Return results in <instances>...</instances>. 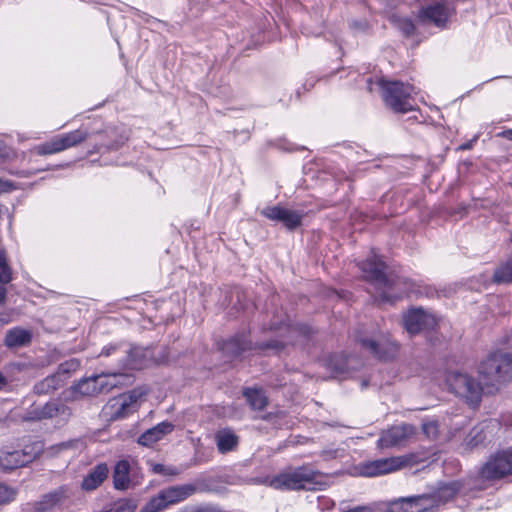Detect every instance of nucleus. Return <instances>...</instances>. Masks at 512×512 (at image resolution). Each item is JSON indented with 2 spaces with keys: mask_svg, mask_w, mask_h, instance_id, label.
<instances>
[{
  "mask_svg": "<svg viewBox=\"0 0 512 512\" xmlns=\"http://www.w3.org/2000/svg\"><path fill=\"white\" fill-rule=\"evenodd\" d=\"M270 330L278 332V337L266 342L253 344L249 338L248 332H240L224 340L221 343L220 349L226 356L230 358H237L242 356L248 351L273 350L276 353L284 349L289 344H295L299 338H308L312 333V328L307 324L288 322L273 323Z\"/></svg>",
  "mask_w": 512,
  "mask_h": 512,
  "instance_id": "1",
  "label": "nucleus"
},
{
  "mask_svg": "<svg viewBox=\"0 0 512 512\" xmlns=\"http://www.w3.org/2000/svg\"><path fill=\"white\" fill-rule=\"evenodd\" d=\"M357 266L363 273V278L373 287V291L369 293L378 304H393L408 292V290L398 289L399 280L390 279L386 275V264L374 250L366 260L358 262Z\"/></svg>",
  "mask_w": 512,
  "mask_h": 512,
  "instance_id": "2",
  "label": "nucleus"
},
{
  "mask_svg": "<svg viewBox=\"0 0 512 512\" xmlns=\"http://www.w3.org/2000/svg\"><path fill=\"white\" fill-rule=\"evenodd\" d=\"M478 373L488 393L498 391L512 379V354L490 353L480 363Z\"/></svg>",
  "mask_w": 512,
  "mask_h": 512,
  "instance_id": "3",
  "label": "nucleus"
},
{
  "mask_svg": "<svg viewBox=\"0 0 512 512\" xmlns=\"http://www.w3.org/2000/svg\"><path fill=\"white\" fill-rule=\"evenodd\" d=\"M269 485L277 490L317 491L326 487V481L311 467L300 466L275 475L269 480Z\"/></svg>",
  "mask_w": 512,
  "mask_h": 512,
  "instance_id": "4",
  "label": "nucleus"
},
{
  "mask_svg": "<svg viewBox=\"0 0 512 512\" xmlns=\"http://www.w3.org/2000/svg\"><path fill=\"white\" fill-rule=\"evenodd\" d=\"M355 341L363 352L378 360H392L399 351V344L391 334L378 328L371 331H359L355 336Z\"/></svg>",
  "mask_w": 512,
  "mask_h": 512,
  "instance_id": "5",
  "label": "nucleus"
},
{
  "mask_svg": "<svg viewBox=\"0 0 512 512\" xmlns=\"http://www.w3.org/2000/svg\"><path fill=\"white\" fill-rule=\"evenodd\" d=\"M377 85L381 89L384 103L393 112L404 114L414 110L412 95L415 93V88L413 85L383 78L377 80Z\"/></svg>",
  "mask_w": 512,
  "mask_h": 512,
  "instance_id": "6",
  "label": "nucleus"
},
{
  "mask_svg": "<svg viewBox=\"0 0 512 512\" xmlns=\"http://www.w3.org/2000/svg\"><path fill=\"white\" fill-rule=\"evenodd\" d=\"M197 491L195 484L173 485L159 490L139 510V512H163L170 506L185 501Z\"/></svg>",
  "mask_w": 512,
  "mask_h": 512,
  "instance_id": "7",
  "label": "nucleus"
},
{
  "mask_svg": "<svg viewBox=\"0 0 512 512\" xmlns=\"http://www.w3.org/2000/svg\"><path fill=\"white\" fill-rule=\"evenodd\" d=\"M445 381L451 392L464 398L472 406L479 405L484 390L482 381L478 382L468 373L461 371L448 372Z\"/></svg>",
  "mask_w": 512,
  "mask_h": 512,
  "instance_id": "8",
  "label": "nucleus"
},
{
  "mask_svg": "<svg viewBox=\"0 0 512 512\" xmlns=\"http://www.w3.org/2000/svg\"><path fill=\"white\" fill-rule=\"evenodd\" d=\"M72 411L61 400L53 399L44 405H31L25 412L24 419L27 421H41L54 419L57 424L63 425L70 419Z\"/></svg>",
  "mask_w": 512,
  "mask_h": 512,
  "instance_id": "9",
  "label": "nucleus"
},
{
  "mask_svg": "<svg viewBox=\"0 0 512 512\" xmlns=\"http://www.w3.org/2000/svg\"><path fill=\"white\" fill-rule=\"evenodd\" d=\"M154 362L153 352L149 347H142L131 343L126 344L125 353L118 359V368L121 370H141ZM161 363L168 362L162 359Z\"/></svg>",
  "mask_w": 512,
  "mask_h": 512,
  "instance_id": "10",
  "label": "nucleus"
},
{
  "mask_svg": "<svg viewBox=\"0 0 512 512\" xmlns=\"http://www.w3.org/2000/svg\"><path fill=\"white\" fill-rule=\"evenodd\" d=\"M125 376L123 373H109L93 375L80 380L75 389L84 396H95L102 392H109L118 385V378Z\"/></svg>",
  "mask_w": 512,
  "mask_h": 512,
  "instance_id": "11",
  "label": "nucleus"
},
{
  "mask_svg": "<svg viewBox=\"0 0 512 512\" xmlns=\"http://www.w3.org/2000/svg\"><path fill=\"white\" fill-rule=\"evenodd\" d=\"M128 140L123 129L117 127H107L103 132L96 134L95 144L92 149L88 151V154L94 153H108L119 150L125 142Z\"/></svg>",
  "mask_w": 512,
  "mask_h": 512,
  "instance_id": "12",
  "label": "nucleus"
},
{
  "mask_svg": "<svg viewBox=\"0 0 512 512\" xmlns=\"http://www.w3.org/2000/svg\"><path fill=\"white\" fill-rule=\"evenodd\" d=\"M260 214L274 222H280L289 231H293L302 225L304 218L303 211L285 208L280 205L267 206Z\"/></svg>",
  "mask_w": 512,
  "mask_h": 512,
  "instance_id": "13",
  "label": "nucleus"
},
{
  "mask_svg": "<svg viewBox=\"0 0 512 512\" xmlns=\"http://www.w3.org/2000/svg\"><path fill=\"white\" fill-rule=\"evenodd\" d=\"M405 330L410 335H416L425 330H433L437 326L434 315L424 311L422 308H412L402 316Z\"/></svg>",
  "mask_w": 512,
  "mask_h": 512,
  "instance_id": "14",
  "label": "nucleus"
},
{
  "mask_svg": "<svg viewBox=\"0 0 512 512\" xmlns=\"http://www.w3.org/2000/svg\"><path fill=\"white\" fill-rule=\"evenodd\" d=\"M140 397L141 393L133 390L111 399L106 407L110 419L114 421L124 419L135 412Z\"/></svg>",
  "mask_w": 512,
  "mask_h": 512,
  "instance_id": "15",
  "label": "nucleus"
},
{
  "mask_svg": "<svg viewBox=\"0 0 512 512\" xmlns=\"http://www.w3.org/2000/svg\"><path fill=\"white\" fill-rule=\"evenodd\" d=\"M512 475V451H502L490 458L481 469V476L495 480Z\"/></svg>",
  "mask_w": 512,
  "mask_h": 512,
  "instance_id": "16",
  "label": "nucleus"
},
{
  "mask_svg": "<svg viewBox=\"0 0 512 512\" xmlns=\"http://www.w3.org/2000/svg\"><path fill=\"white\" fill-rule=\"evenodd\" d=\"M454 14V7L445 2H435L419 9L417 18L422 23H433L438 28H445L449 18Z\"/></svg>",
  "mask_w": 512,
  "mask_h": 512,
  "instance_id": "17",
  "label": "nucleus"
},
{
  "mask_svg": "<svg viewBox=\"0 0 512 512\" xmlns=\"http://www.w3.org/2000/svg\"><path fill=\"white\" fill-rule=\"evenodd\" d=\"M433 499L426 494L401 497L388 503V512H432Z\"/></svg>",
  "mask_w": 512,
  "mask_h": 512,
  "instance_id": "18",
  "label": "nucleus"
},
{
  "mask_svg": "<svg viewBox=\"0 0 512 512\" xmlns=\"http://www.w3.org/2000/svg\"><path fill=\"white\" fill-rule=\"evenodd\" d=\"M36 454L32 448H24L21 450L4 447L0 449V467L3 470H13L31 463Z\"/></svg>",
  "mask_w": 512,
  "mask_h": 512,
  "instance_id": "19",
  "label": "nucleus"
},
{
  "mask_svg": "<svg viewBox=\"0 0 512 512\" xmlns=\"http://www.w3.org/2000/svg\"><path fill=\"white\" fill-rule=\"evenodd\" d=\"M138 471L137 463L127 459L116 462L112 472L113 487L118 491L128 490L136 477Z\"/></svg>",
  "mask_w": 512,
  "mask_h": 512,
  "instance_id": "20",
  "label": "nucleus"
},
{
  "mask_svg": "<svg viewBox=\"0 0 512 512\" xmlns=\"http://www.w3.org/2000/svg\"><path fill=\"white\" fill-rule=\"evenodd\" d=\"M416 429L413 425L403 423L400 425L392 426L384 431L377 441L379 448H388L403 444L408 438L413 436Z\"/></svg>",
  "mask_w": 512,
  "mask_h": 512,
  "instance_id": "21",
  "label": "nucleus"
},
{
  "mask_svg": "<svg viewBox=\"0 0 512 512\" xmlns=\"http://www.w3.org/2000/svg\"><path fill=\"white\" fill-rule=\"evenodd\" d=\"M109 474L108 464L105 462L98 463L83 477L80 487L84 492L95 491L108 479Z\"/></svg>",
  "mask_w": 512,
  "mask_h": 512,
  "instance_id": "22",
  "label": "nucleus"
},
{
  "mask_svg": "<svg viewBox=\"0 0 512 512\" xmlns=\"http://www.w3.org/2000/svg\"><path fill=\"white\" fill-rule=\"evenodd\" d=\"M401 467V461L398 458H385L369 461L361 466V474L367 477H374L396 471Z\"/></svg>",
  "mask_w": 512,
  "mask_h": 512,
  "instance_id": "23",
  "label": "nucleus"
},
{
  "mask_svg": "<svg viewBox=\"0 0 512 512\" xmlns=\"http://www.w3.org/2000/svg\"><path fill=\"white\" fill-rule=\"evenodd\" d=\"M174 429L173 423L169 421H163L158 423L152 428L144 431L137 439V443L144 447H151L156 442L164 438V436L170 434Z\"/></svg>",
  "mask_w": 512,
  "mask_h": 512,
  "instance_id": "24",
  "label": "nucleus"
},
{
  "mask_svg": "<svg viewBox=\"0 0 512 512\" xmlns=\"http://www.w3.org/2000/svg\"><path fill=\"white\" fill-rule=\"evenodd\" d=\"M493 437V429L490 428V423L482 422L475 425L466 436V444L470 448L485 446L491 441Z\"/></svg>",
  "mask_w": 512,
  "mask_h": 512,
  "instance_id": "25",
  "label": "nucleus"
},
{
  "mask_svg": "<svg viewBox=\"0 0 512 512\" xmlns=\"http://www.w3.org/2000/svg\"><path fill=\"white\" fill-rule=\"evenodd\" d=\"M460 487L459 482L451 481L441 484L433 494H426L429 498L433 499L432 512H434L435 508L454 498Z\"/></svg>",
  "mask_w": 512,
  "mask_h": 512,
  "instance_id": "26",
  "label": "nucleus"
},
{
  "mask_svg": "<svg viewBox=\"0 0 512 512\" xmlns=\"http://www.w3.org/2000/svg\"><path fill=\"white\" fill-rule=\"evenodd\" d=\"M32 337L30 330L14 327L6 332L4 345L10 349L25 347L30 345Z\"/></svg>",
  "mask_w": 512,
  "mask_h": 512,
  "instance_id": "27",
  "label": "nucleus"
},
{
  "mask_svg": "<svg viewBox=\"0 0 512 512\" xmlns=\"http://www.w3.org/2000/svg\"><path fill=\"white\" fill-rule=\"evenodd\" d=\"M215 441L218 451L225 454L236 449L239 443V437L233 430L224 428L215 434Z\"/></svg>",
  "mask_w": 512,
  "mask_h": 512,
  "instance_id": "28",
  "label": "nucleus"
},
{
  "mask_svg": "<svg viewBox=\"0 0 512 512\" xmlns=\"http://www.w3.org/2000/svg\"><path fill=\"white\" fill-rule=\"evenodd\" d=\"M56 137L58 138L59 144L64 151L66 149L75 147L83 141L89 139L91 135L83 129H76L68 133L59 134Z\"/></svg>",
  "mask_w": 512,
  "mask_h": 512,
  "instance_id": "29",
  "label": "nucleus"
},
{
  "mask_svg": "<svg viewBox=\"0 0 512 512\" xmlns=\"http://www.w3.org/2000/svg\"><path fill=\"white\" fill-rule=\"evenodd\" d=\"M61 385L60 376L52 374L37 382L33 387V391L37 395H48L59 389Z\"/></svg>",
  "mask_w": 512,
  "mask_h": 512,
  "instance_id": "30",
  "label": "nucleus"
},
{
  "mask_svg": "<svg viewBox=\"0 0 512 512\" xmlns=\"http://www.w3.org/2000/svg\"><path fill=\"white\" fill-rule=\"evenodd\" d=\"M247 402L254 410H263L268 404L267 397L261 389L246 388L243 392Z\"/></svg>",
  "mask_w": 512,
  "mask_h": 512,
  "instance_id": "31",
  "label": "nucleus"
},
{
  "mask_svg": "<svg viewBox=\"0 0 512 512\" xmlns=\"http://www.w3.org/2000/svg\"><path fill=\"white\" fill-rule=\"evenodd\" d=\"M136 501L129 498H122L105 506L99 512H135Z\"/></svg>",
  "mask_w": 512,
  "mask_h": 512,
  "instance_id": "32",
  "label": "nucleus"
},
{
  "mask_svg": "<svg viewBox=\"0 0 512 512\" xmlns=\"http://www.w3.org/2000/svg\"><path fill=\"white\" fill-rule=\"evenodd\" d=\"M61 500V493L50 492L42 496V498L35 503L36 512H47L55 507Z\"/></svg>",
  "mask_w": 512,
  "mask_h": 512,
  "instance_id": "33",
  "label": "nucleus"
},
{
  "mask_svg": "<svg viewBox=\"0 0 512 512\" xmlns=\"http://www.w3.org/2000/svg\"><path fill=\"white\" fill-rule=\"evenodd\" d=\"M493 282L497 284L512 283V260L496 268L493 274Z\"/></svg>",
  "mask_w": 512,
  "mask_h": 512,
  "instance_id": "34",
  "label": "nucleus"
},
{
  "mask_svg": "<svg viewBox=\"0 0 512 512\" xmlns=\"http://www.w3.org/2000/svg\"><path fill=\"white\" fill-rule=\"evenodd\" d=\"M126 344H127V342H125V341L109 343L102 348L99 356L100 357H112L113 356V357H116L117 359H119L120 357L123 356V353H125ZM116 361L118 362V360H116Z\"/></svg>",
  "mask_w": 512,
  "mask_h": 512,
  "instance_id": "35",
  "label": "nucleus"
},
{
  "mask_svg": "<svg viewBox=\"0 0 512 512\" xmlns=\"http://www.w3.org/2000/svg\"><path fill=\"white\" fill-rule=\"evenodd\" d=\"M12 281V269L8 263L7 253L0 247V284L6 285Z\"/></svg>",
  "mask_w": 512,
  "mask_h": 512,
  "instance_id": "36",
  "label": "nucleus"
},
{
  "mask_svg": "<svg viewBox=\"0 0 512 512\" xmlns=\"http://www.w3.org/2000/svg\"><path fill=\"white\" fill-rule=\"evenodd\" d=\"M35 151L38 155H50L62 152L63 150L59 144L58 138L55 136L49 141L37 145Z\"/></svg>",
  "mask_w": 512,
  "mask_h": 512,
  "instance_id": "37",
  "label": "nucleus"
},
{
  "mask_svg": "<svg viewBox=\"0 0 512 512\" xmlns=\"http://www.w3.org/2000/svg\"><path fill=\"white\" fill-rule=\"evenodd\" d=\"M17 496V489L0 482V506L9 504Z\"/></svg>",
  "mask_w": 512,
  "mask_h": 512,
  "instance_id": "38",
  "label": "nucleus"
},
{
  "mask_svg": "<svg viewBox=\"0 0 512 512\" xmlns=\"http://www.w3.org/2000/svg\"><path fill=\"white\" fill-rule=\"evenodd\" d=\"M396 27L405 35L411 36L415 32V25L410 18L407 17H397L394 20Z\"/></svg>",
  "mask_w": 512,
  "mask_h": 512,
  "instance_id": "39",
  "label": "nucleus"
},
{
  "mask_svg": "<svg viewBox=\"0 0 512 512\" xmlns=\"http://www.w3.org/2000/svg\"><path fill=\"white\" fill-rule=\"evenodd\" d=\"M151 469L155 474H160V475H165V476H174L179 473L177 468H175L173 466H165L160 463H152Z\"/></svg>",
  "mask_w": 512,
  "mask_h": 512,
  "instance_id": "40",
  "label": "nucleus"
},
{
  "mask_svg": "<svg viewBox=\"0 0 512 512\" xmlns=\"http://www.w3.org/2000/svg\"><path fill=\"white\" fill-rule=\"evenodd\" d=\"M423 433L430 439H434L438 433V424L436 421H427L422 423Z\"/></svg>",
  "mask_w": 512,
  "mask_h": 512,
  "instance_id": "41",
  "label": "nucleus"
},
{
  "mask_svg": "<svg viewBox=\"0 0 512 512\" xmlns=\"http://www.w3.org/2000/svg\"><path fill=\"white\" fill-rule=\"evenodd\" d=\"M206 0H188L189 11L192 17H197L204 9Z\"/></svg>",
  "mask_w": 512,
  "mask_h": 512,
  "instance_id": "42",
  "label": "nucleus"
},
{
  "mask_svg": "<svg viewBox=\"0 0 512 512\" xmlns=\"http://www.w3.org/2000/svg\"><path fill=\"white\" fill-rule=\"evenodd\" d=\"M7 290L6 288L1 284L0 285V305L4 304L6 300ZM9 322L8 315L0 312V326H3Z\"/></svg>",
  "mask_w": 512,
  "mask_h": 512,
  "instance_id": "43",
  "label": "nucleus"
},
{
  "mask_svg": "<svg viewBox=\"0 0 512 512\" xmlns=\"http://www.w3.org/2000/svg\"><path fill=\"white\" fill-rule=\"evenodd\" d=\"M478 138H479V135H475L471 140L460 145L459 149L460 150H470L474 146V144L477 142Z\"/></svg>",
  "mask_w": 512,
  "mask_h": 512,
  "instance_id": "44",
  "label": "nucleus"
},
{
  "mask_svg": "<svg viewBox=\"0 0 512 512\" xmlns=\"http://www.w3.org/2000/svg\"><path fill=\"white\" fill-rule=\"evenodd\" d=\"M501 343L508 347H512V328L509 334H506L502 337Z\"/></svg>",
  "mask_w": 512,
  "mask_h": 512,
  "instance_id": "45",
  "label": "nucleus"
},
{
  "mask_svg": "<svg viewBox=\"0 0 512 512\" xmlns=\"http://www.w3.org/2000/svg\"><path fill=\"white\" fill-rule=\"evenodd\" d=\"M281 148L288 152L304 149V147L300 148L292 143H287L286 145L281 146Z\"/></svg>",
  "mask_w": 512,
  "mask_h": 512,
  "instance_id": "46",
  "label": "nucleus"
},
{
  "mask_svg": "<svg viewBox=\"0 0 512 512\" xmlns=\"http://www.w3.org/2000/svg\"><path fill=\"white\" fill-rule=\"evenodd\" d=\"M497 137H502L512 141V129L504 130L497 134Z\"/></svg>",
  "mask_w": 512,
  "mask_h": 512,
  "instance_id": "47",
  "label": "nucleus"
},
{
  "mask_svg": "<svg viewBox=\"0 0 512 512\" xmlns=\"http://www.w3.org/2000/svg\"><path fill=\"white\" fill-rule=\"evenodd\" d=\"M336 451L335 450H330V451H323L322 452V456L324 459L328 460V459H332V458H335L336 457Z\"/></svg>",
  "mask_w": 512,
  "mask_h": 512,
  "instance_id": "48",
  "label": "nucleus"
},
{
  "mask_svg": "<svg viewBox=\"0 0 512 512\" xmlns=\"http://www.w3.org/2000/svg\"><path fill=\"white\" fill-rule=\"evenodd\" d=\"M7 385L6 377L0 372V391Z\"/></svg>",
  "mask_w": 512,
  "mask_h": 512,
  "instance_id": "49",
  "label": "nucleus"
},
{
  "mask_svg": "<svg viewBox=\"0 0 512 512\" xmlns=\"http://www.w3.org/2000/svg\"><path fill=\"white\" fill-rule=\"evenodd\" d=\"M9 186L8 182H3L0 179V192L7 191V187Z\"/></svg>",
  "mask_w": 512,
  "mask_h": 512,
  "instance_id": "50",
  "label": "nucleus"
},
{
  "mask_svg": "<svg viewBox=\"0 0 512 512\" xmlns=\"http://www.w3.org/2000/svg\"><path fill=\"white\" fill-rule=\"evenodd\" d=\"M345 370V365L341 364L340 366L335 367L334 371L336 373H342Z\"/></svg>",
  "mask_w": 512,
  "mask_h": 512,
  "instance_id": "51",
  "label": "nucleus"
},
{
  "mask_svg": "<svg viewBox=\"0 0 512 512\" xmlns=\"http://www.w3.org/2000/svg\"><path fill=\"white\" fill-rule=\"evenodd\" d=\"M362 386H363V387L367 386V382H366V381H363Z\"/></svg>",
  "mask_w": 512,
  "mask_h": 512,
  "instance_id": "52",
  "label": "nucleus"
}]
</instances>
